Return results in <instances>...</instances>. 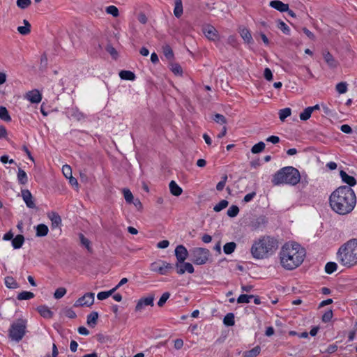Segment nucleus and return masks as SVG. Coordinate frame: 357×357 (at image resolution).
I'll list each match as a JSON object with an SVG mask.
<instances>
[{
	"instance_id": "18",
	"label": "nucleus",
	"mask_w": 357,
	"mask_h": 357,
	"mask_svg": "<svg viewBox=\"0 0 357 357\" xmlns=\"http://www.w3.org/2000/svg\"><path fill=\"white\" fill-rule=\"evenodd\" d=\"M342 181L348 185V187L354 186L356 184V180L354 176L348 175L344 171L341 170L340 172Z\"/></svg>"
},
{
	"instance_id": "4",
	"label": "nucleus",
	"mask_w": 357,
	"mask_h": 357,
	"mask_svg": "<svg viewBox=\"0 0 357 357\" xmlns=\"http://www.w3.org/2000/svg\"><path fill=\"white\" fill-rule=\"evenodd\" d=\"M337 259L341 265L347 268L357 265V238H351L340 247Z\"/></svg>"
},
{
	"instance_id": "54",
	"label": "nucleus",
	"mask_w": 357,
	"mask_h": 357,
	"mask_svg": "<svg viewBox=\"0 0 357 357\" xmlns=\"http://www.w3.org/2000/svg\"><path fill=\"white\" fill-rule=\"evenodd\" d=\"M62 172L66 178L71 177L72 169L70 166L68 165H63L62 167Z\"/></svg>"
},
{
	"instance_id": "49",
	"label": "nucleus",
	"mask_w": 357,
	"mask_h": 357,
	"mask_svg": "<svg viewBox=\"0 0 357 357\" xmlns=\"http://www.w3.org/2000/svg\"><path fill=\"white\" fill-rule=\"evenodd\" d=\"M278 28L280 29L284 34L289 35L290 29L289 26L282 21H279Z\"/></svg>"
},
{
	"instance_id": "51",
	"label": "nucleus",
	"mask_w": 357,
	"mask_h": 357,
	"mask_svg": "<svg viewBox=\"0 0 357 357\" xmlns=\"http://www.w3.org/2000/svg\"><path fill=\"white\" fill-rule=\"evenodd\" d=\"M66 294V289L64 287H59L56 289L54 297L56 299H59L62 298Z\"/></svg>"
},
{
	"instance_id": "23",
	"label": "nucleus",
	"mask_w": 357,
	"mask_h": 357,
	"mask_svg": "<svg viewBox=\"0 0 357 357\" xmlns=\"http://www.w3.org/2000/svg\"><path fill=\"white\" fill-rule=\"evenodd\" d=\"M24 242V237L22 234L17 235L12 240V245L14 249H20L22 248L23 243Z\"/></svg>"
},
{
	"instance_id": "38",
	"label": "nucleus",
	"mask_w": 357,
	"mask_h": 357,
	"mask_svg": "<svg viewBox=\"0 0 357 357\" xmlns=\"http://www.w3.org/2000/svg\"><path fill=\"white\" fill-rule=\"evenodd\" d=\"M114 292H115V289H112L107 291H101L98 294L97 298L98 300L102 301V300L107 298L109 296L112 295V294Z\"/></svg>"
},
{
	"instance_id": "1",
	"label": "nucleus",
	"mask_w": 357,
	"mask_h": 357,
	"mask_svg": "<svg viewBox=\"0 0 357 357\" xmlns=\"http://www.w3.org/2000/svg\"><path fill=\"white\" fill-rule=\"evenodd\" d=\"M329 204L335 213L341 215H348L353 211L356 206V194L350 187L340 186L330 195Z\"/></svg>"
},
{
	"instance_id": "12",
	"label": "nucleus",
	"mask_w": 357,
	"mask_h": 357,
	"mask_svg": "<svg viewBox=\"0 0 357 357\" xmlns=\"http://www.w3.org/2000/svg\"><path fill=\"white\" fill-rule=\"evenodd\" d=\"M188 251L187 250L185 246H183V245H179L176 246L175 249V256L177 259L176 263L184 262L185 260L188 258Z\"/></svg>"
},
{
	"instance_id": "35",
	"label": "nucleus",
	"mask_w": 357,
	"mask_h": 357,
	"mask_svg": "<svg viewBox=\"0 0 357 357\" xmlns=\"http://www.w3.org/2000/svg\"><path fill=\"white\" fill-rule=\"evenodd\" d=\"M34 297V294L32 292L30 291H22L20 294H18L17 298L20 301L22 300H29L31 298H33Z\"/></svg>"
},
{
	"instance_id": "61",
	"label": "nucleus",
	"mask_w": 357,
	"mask_h": 357,
	"mask_svg": "<svg viewBox=\"0 0 357 357\" xmlns=\"http://www.w3.org/2000/svg\"><path fill=\"white\" fill-rule=\"evenodd\" d=\"M106 50L108 53H109L114 58H116V56H117V52L116 50V49L110 45H108L107 47H106Z\"/></svg>"
},
{
	"instance_id": "24",
	"label": "nucleus",
	"mask_w": 357,
	"mask_h": 357,
	"mask_svg": "<svg viewBox=\"0 0 357 357\" xmlns=\"http://www.w3.org/2000/svg\"><path fill=\"white\" fill-rule=\"evenodd\" d=\"M183 3L182 0H175L174 14L175 17L179 18L183 14Z\"/></svg>"
},
{
	"instance_id": "20",
	"label": "nucleus",
	"mask_w": 357,
	"mask_h": 357,
	"mask_svg": "<svg viewBox=\"0 0 357 357\" xmlns=\"http://www.w3.org/2000/svg\"><path fill=\"white\" fill-rule=\"evenodd\" d=\"M270 6L276 9L278 11L285 12L286 10H288L289 5L284 3L283 2L279 0H274L270 2Z\"/></svg>"
},
{
	"instance_id": "52",
	"label": "nucleus",
	"mask_w": 357,
	"mask_h": 357,
	"mask_svg": "<svg viewBox=\"0 0 357 357\" xmlns=\"http://www.w3.org/2000/svg\"><path fill=\"white\" fill-rule=\"evenodd\" d=\"M171 70L175 75H181L183 72L181 66L177 63L171 64Z\"/></svg>"
},
{
	"instance_id": "58",
	"label": "nucleus",
	"mask_w": 357,
	"mask_h": 357,
	"mask_svg": "<svg viewBox=\"0 0 357 357\" xmlns=\"http://www.w3.org/2000/svg\"><path fill=\"white\" fill-rule=\"evenodd\" d=\"M333 317L332 310L326 312L322 316V321L325 323L328 322Z\"/></svg>"
},
{
	"instance_id": "30",
	"label": "nucleus",
	"mask_w": 357,
	"mask_h": 357,
	"mask_svg": "<svg viewBox=\"0 0 357 357\" xmlns=\"http://www.w3.org/2000/svg\"><path fill=\"white\" fill-rule=\"evenodd\" d=\"M119 76L125 80H134L135 79V75L130 70H121L119 73Z\"/></svg>"
},
{
	"instance_id": "62",
	"label": "nucleus",
	"mask_w": 357,
	"mask_h": 357,
	"mask_svg": "<svg viewBox=\"0 0 357 357\" xmlns=\"http://www.w3.org/2000/svg\"><path fill=\"white\" fill-rule=\"evenodd\" d=\"M340 130L346 134H350L352 132V128L347 124H343L340 127Z\"/></svg>"
},
{
	"instance_id": "34",
	"label": "nucleus",
	"mask_w": 357,
	"mask_h": 357,
	"mask_svg": "<svg viewBox=\"0 0 357 357\" xmlns=\"http://www.w3.org/2000/svg\"><path fill=\"white\" fill-rule=\"evenodd\" d=\"M223 323L225 325L228 326H234L235 323L234 314L231 312L227 314L224 317Z\"/></svg>"
},
{
	"instance_id": "14",
	"label": "nucleus",
	"mask_w": 357,
	"mask_h": 357,
	"mask_svg": "<svg viewBox=\"0 0 357 357\" xmlns=\"http://www.w3.org/2000/svg\"><path fill=\"white\" fill-rule=\"evenodd\" d=\"M24 98L31 103H39L42 100V95L37 89L28 91Z\"/></svg>"
},
{
	"instance_id": "39",
	"label": "nucleus",
	"mask_w": 357,
	"mask_h": 357,
	"mask_svg": "<svg viewBox=\"0 0 357 357\" xmlns=\"http://www.w3.org/2000/svg\"><path fill=\"white\" fill-rule=\"evenodd\" d=\"M239 213V208L236 205L231 206L227 211V214L229 217L234 218Z\"/></svg>"
},
{
	"instance_id": "15",
	"label": "nucleus",
	"mask_w": 357,
	"mask_h": 357,
	"mask_svg": "<svg viewBox=\"0 0 357 357\" xmlns=\"http://www.w3.org/2000/svg\"><path fill=\"white\" fill-rule=\"evenodd\" d=\"M21 194H22V197L28 208H36L35 202L33 200V196L29 190H27V189L22 190Z\"/></svg>"
},
{
	"instance_id": "16",
	"label": "nucleus",
	"mask_w": 357,
	"mask_h": 357,
	"mask_svg": "<svg viewBox=\"0 0 357 357\" xmlns=\"http://www.w3.org/2000/svg\"><path fill=\"white\" fill-rule=\"evenodd\" d=\"M153 301H154V296L153 295L139 299L136 305L135 310L141 311L144 308V306H147V305L153 306Z\"/></svg>"
},
{
	"instance_id": "3",
	"label": "nucleus",
	"mask_w": 357,
	"mask_h": 357,
	"mask_svg": "<svg viewBox=\"0 0 357 357\" xmlns=\"http://www.w3.org/2000/svg\"><path fill=\"white\" fill-rule=\"evenodd\" d=\"M278 247L276 239L270 236H263L254 241L250 252L253 258L263 259L271 255Z\"/></svg>"
},
{
	"instance_id": "2",
	"label": "nucleus",
	"mask_w": 357,
	"mask_h": 357,
	"mask_svg": "<svg viewBox=\"0 0 357 357\" xmlns=\"http://www.w3.org/2000/svg\"><path fill=\"white\" fill-rule=\"evenodd\" d=\"M281 266L287 270L299 266L305 257V250L296 243H286L279 253Z\"/></svg>"
},
{
	"instance_id": "63",
	"label": "nucleus",
	"mask_w": 357,
	"mask_h": 357,
	"mask_svg": "<svg viewBox=\"0 0 357 357\" xmlns=\"http://www.w3.org/2000/svg\"><path fill=\"white\" fill-rule=\"evenodd\" d=\"M255 195H256L255 192H252L250 193H248L244 197L243 201L245 202H249L255 197Z\"/></svg>"
},
{
	"instance_id": "13",
	"label": "nucleus",
	"mask_w": 357,
	"mask_h": 357,
	"mask_svg": "<svg viewBox=\"0 0 357 357\" xmlns=\"http://www.w3.org/2000/svg\"><path fill=\"white\" fill-rule=\"evenodd\" d=\"M175 266L176 268V273L179 275L185 273V271L189 273H193L195 271L193 266L189 262L176 263Z\"/></svg>"
},
{
	"instance_id": "28",
	"label": "nucleus",
	"mask_w": 357,
	"mask_h": 357,
	"mask_svg": "<svg viewBox=\"0 0 357 357\" xmlns=\"http://www.w3.org/2000/svg\"><path fill=\"white\" fill-rule=\"evenodd\" d=\"M49 218L52 221V227H59L61 225V218L60 215L56 213H52L49 215Z\"/></svg>"
},
{
	"instance_id": "56",
	"label": "nucleus",
	"mask_w": 357,
	"mask_h": 357,
	"mask_svg": "<svg viewBox=\"0 0 357 357\" xmlns=\"http://www.w3.org/2000/svg\"><path fill=\"white\" fill-rule=\"evenodd\" d=\"M227 175H225L224 176L222 177V181L218 182L217 185H216L217 190L221 191V190H223V188L225 186V183L227 182Z\"/></svg>"
},
{
	"instance_id": "48",
	"label": "nucleus",
	"mask_w": 357,
	"mask_h": 357,
	"mask_svg": "<svg viewBox=\"0 0 357 357\" xmlns=\"http://www.w3.org/2000/svg\"><path fill=\"white\" fill-rule=\"evenodd\" d=\"M336 90L340 94L346 93L347 91V84L344 82L338 83L336 85Z\"/></svg>"
},
{
	"instance_id": "43",
	"label": "nucleus",
	"mask_w": 357,
	"mask_h": 357,
	"mask_svg": "<svg viewBox=\"0 0 357 357\" xmlns=\"http://www.w3.org/2000/svg\"><path fill=\"white\" fill-rule=\"evenodd\" d=\"M107 14L112 15L113 17H118L119 15V9L115 6H109L105 8Z\"/></svg>"
},
{
	"instance_id": "60",
	"label": "nucleus",
	"mask_w": 357,
	"mask_h": 357,
	"mask_svg": "<svg viewBox=\"0 0 357 357\" xmlns=\"http://www.w3.org/2000/svg\"><path fill=\"white\" fill-rule=\"evenodd\" d=\"M264 76L265 79L268 81H271L273 79V73L268 68H265L264 72Z\"/></svg>"
},
{
	"instance_id": "26",
	"label": "nucleus",
	"mask_w": 357,
	"mask_h": 357,
	"mask_svg": "<svg viewBox=\"0 0 357 357\" xmlns=\"http://www.w3.org/2000/svg\"><path fill=\"white\" fill-rule=\"evenodd\" d=\"M17 180L20 184L26 185L28 183V176L26 173L21 168L18 169Z\"/></svg>"
},
{
	"instance_id": "27",
	"label": "nucleus",
	"mask_w": 357,
	"mask_h": 357,
	"mask_svg": "<svg viewBox=\"0 0 357 357\" xmlns=\"http://www.w3.org/2000/svg\"><path fill=\"white\" fill-rule=\"evenodd\" d=\"M98 319V313L92 312L87 316V324L91 327H94Z\"/></svg>"
},
{
	"instance_id": "33",
	"label": "nucleus",
	"mask_w": 357,
	"mask_h": 357,
	"mask_svg": "<svg viewBox=\"0 0 357 357\" xmlns=\"http://www.w3.org/2000/svg\"><path fill=\"white\" fill-rule=\"evenodd\" d=\"M6 286L9 289H16L19 287L17 282L13 277L8 276L5 278Z\"/></svg>"
},
{
	"instance_id": "42",
	"label": "nucleus",
	"mask_w": 357,
	"mask_h": 357,
	"mask_svg": "<svg viewBox=\"0 0 357 357\" xmlns=\"http://www.w3.org/2000/svg\"><path fill=\"white\" fill-rule=\"evenodd\" d=\"M228 204L229 202L227 200L222 199L213 207V210L215 212H220L222 209L225 208L228 206Z\"/></svg>"
},
{
	"instance_id": "21",
	"label": "nucleus",
	"mask_w": 357,
	"mask_h": 357,
	"mask_svg": "<svg viewBox=\"0 0 357 357\" xmlns=\"http://www.w3.org/2000/svg\"><path fill=\"white\" fill-rule=\"evenodd\" d=\"M36 236L38 237H43L47 235L49 229L45 224H39L36 227Z\"/></svg>"
},
{
	"instance_id": "11",
	"label": "nucleus",
	"mask_w": 357,
	"mask_h": 357,
	"mask_svg": "<svg viewBox=\"0 0 357 357\" xmlns=\"http://www.w3.org/2000/svg\"><path fill=\"white\" fill-rule=\"evenodd\" d=\"M204 36L210 40L215 41L218 39V33L214 26L206 24L202 29Z\"/></svg>"
},
{
	"instance_id": "32",
	"label": "nucleus",
	"mask_w": 357,
	"mask_h": 357,
	"mask_svg": "<svg viewBox=\"0 0 357 357\" xmlns=\"http://www.w3.org/2000/svg\"><path fill=\"white\" fill-rule=\"evenodd\" d=\"M291 109L289 107H286L279 110L278 114L279 118L281 121H284V120L291 115Z\"/></svg>"
},
{
	"instance_id": "29",
	"label": "nucleus",
	"mask_w": 357,
	"mask_h": 357,
	"mask_svg": "<svg viewBox=\"0 0 357 357\" xmlns=\"http://www.w3.org/2000/svg\"><path fill=\"white\" fill-rule=\"evenodd\" d=\"M261 351V348L259 346H256L249 351H246L243 353V357H256L257 356Z\"/></svg>"
},
{
	"instance_id": "37",
	"label": "nucleus",
	"mask_w": 357,
	"mask_h": 357,
	"mask_svg": "<svg viewBox=\"0 0 357 357\" xmlns=\"http://www.w3.org/2000/svg\"><path fill=\"white\" fill-rule=\"evenodd\" d=\"M265 149V144L263 142H259V143L255 144L252 149L251 151L252 153H259L263 151Z\"/></svg>"
},
{
	"instance_id": "10",
	"label": "nucleus",
	"mask_w": 357,
	"mask_h": 357,
	"mask_svg": "<svg viewBox=\"0 0 357 357\" xmlns=\"http://www.w3.org/2000/svg\"><path fill=\"white\" fill-rule=\"evenodd\" d=\"M267 223V218L264 215H260L251 221L250 227L253 230H261L266 227Z\"/></svg>"
},
{
	"instance_id": "31",
	"label": "nucleus",
	"mask_w": 357,
	"mask_h": 357,
	"mask_svg": "<svg viewBox=\"0 0 357 357\" xmlns=\"http://www.w3.org/2000/svg\"><path fill=\"white\" fill-rule=\"evenodd\" d=\"M236 248V244L234 242L227 243L223 246V251L226 255H230L234 252Z\"/></svg>"
},
{
	"instance_id": "6",
	"label": "nucleus",
	"mask_w": 357,
	"mask_h": 357,
	"mask_svg": "<svg viewBox=\"0 0 357 357\" xmlns=\"http://www.w3.org/2000/svg\"><path fill=\"white\" fill-rule=\"evenodd\" d=\"M192 256V261L197 265L205 264L208 260L210 252L206 248H195L190 250Z\"/></svg>"
},
{
	"instance_id": "50",
	"label": "nucleus",
	"mask_w": 357,
	"mask_h": 357,
	"mask_svg": "<svg viewBox=\"0 0 357 357\" xmlns=\"http://www.w3.org/2000/svg\"><path fill=\"white\" fill-rule=\"evenodd\" d=\"M79 238L80 240L81 243L86 247V248L90 251L91 250V246H90V241L88 238H86L82 234H79Z\"/></svg>"
},
{
	"instance_id": "9",
	"label": "nucleus",
	"mask_w": 357,
	"mask_h": 357,
	"mask_svg": "<svg viewBox=\"0 0 357 357\" xmlns=\"http://www.w3.org/2000/svg\"><path fill=\"white\" fill-rule=\"evenodd\" d=\"M151 268V271L158 272L160 275H167L173 268V266L165 261H161V266H158L155 262L152 263Z\"/></svg>"
},
{
	"instance_id": "36",
	"label": "nucleus",
	"mask_w": 357,
	"mask_h": 357,
	"mask_svg": "<svg viewBox=\"0 0 357 357\" xmlns=\"http://www.w3.org/2000/svg\"><path fill=\"white\" fill-rule=\"evenodd\" d=\"M0 119L5 121H10L11 118L5 107H0Z\"/></svg>"
},
{
	"instance_id": "7",
	"label": "nucleus",
	"mask_w": 357,
	"mask_h": 357,
	"mask_svg": "<svg viewBox=\"0 0 357 357\" xmlns=\"http://www.w3.org/2000/svg\"><path fill=\"white\" fill-rule=\"evenodd\" d=\"M26 321L24 319H17L14 321L9 329V335H24L26 333Z\"/></svg>"
},
{
	"instance_id": "46",
	"label": "nucleus",
	"mask_w": 357,
	"mask_h": 357,
	"mask_svg": "<svg viewBox=\"0 0 357 357\" xmlns=\"http://www.w3.org/2000/svg\"><path fill=\"white\" fill-rule=\"evenodd\" d=\"M254 298L253 295L241 294L237 298L238 303H250V298Z\"/></svg>"
},
{
	"instance_id": "44",
	"label": "nucleus",
	"mask_w": 357,
	"mask_h": 357,
	"mask_svg": "<svg viewBox=\"0 0 357 357\" xmlns=\"http://www.w3.org/2000/svg\"><path fill=\"white\" fill-rule=\"evenodd\" d=\"M163 53L165 57L169 60L174 58V53L169 45H165L163 47Z\"/></svg>"
},
{
	"instance_id": "57",
	"label": "nucleus",
	"mask_w": 357,
	"mask_h": 357,
	"mask_svg": "<svg viewBox=\"0 0 357 357\" xmlns=\"http://www.w3.org/2000/svg\"><path fill=\"white\" fill-rule=\"evenodd\" d=\"M17 31L20 34L26 36L31 32V28H29L25 26H20L17 27Z\"/></svg>"
},
{
	"instance_id": "8",
	"label": "nucleus",
	"mask_w": 357,
	"mask_h": 357,
	"mask_svg": "<svg viewBox=\"0 0 357 357\" xmlns=\"http://www.w3.org/2000/svg\"><path fill=\"white\" fill-rule=\"evenodd\" d=\"M94 293L92 292L86 293L83 296L75 301L74 306L77 307L83 306L89 307L92 305L94 303Z\"/></svg>"
},
{
	"instance_id": "55",
	"label": "nucleus",
	"mask_w": 357,
	"mask_h": 357,
	"mask_svg": "<svg viewBox=\"0 0 357 357\" xmlns=\"http://www.w3.org/2000/svg\"><path fill=\"white\" fill-rule=\"evenodd\" d=\"M213 120L214 121L220 124H225L227 123L226 118L220 114H215Z\"/></svg>"
},
{
	"instance_id": "22",
	"label": "nucleus",
	"mask_w": 357,
	"mask_h": 357,
	"mask_svg": "<svg viewBox=\"0 0 357 357\" xmlns=\"http://www.w3.org/2000/svg\"><path fill=\"white\" fill-rule=\"evenodd\" d=\"M239 33L243 40L247 43H251L253 40L250 31L246 28H241Z\"/></svg>"
},
{
	"instance_id": "64",
	"label": "nucleus",
	"mask_w": 357,
	"mask_h": 357,
	"mask_svg": "<svg viewBox=\"0 0 357 357\" xmlns=\"http://www.w3.org/2000/svg\"><path fill=\"white\" fill-rule=\"evenodd\" d=\"M169 242L167 240H163V241H160L158 243L157 246L159 248L164 249V248H167L169 246Z\"/></svg>"
},
{
	"instance_id": "5",
	"label": "nucleus",
	"mask_w": 357,
	"mask_h": 357,
	"mask_svg": "<svg viewBox=\"0 0 357 357\" xmlns=\"http://www.w3.org/2000/svg\"><path fill=\"white\" fill-rule=\"evenodd\" d=\"M300 180L299 171L294 167L287 166L280 169L273 175L272 183L275 185L280 184L295 185L300 182Z\"/></svg>"
},
{
	"instance_id": "17",
	"label": "nucleus",
	"mask_w": 357,
	"mask_h": 357,
	"mask_svg": "<svg viewBox=\"0 0 357 357\" xmlns=\"http://www.w3.org/2000/svg\"><path fill=\"white\" fill-rule=\"evenodd\" d=\"M323 57L325 62L327 63L329 68H336L338 66V61L333 57V56L329 52L324 51Z\"/></svg>"
},
{
	"instance_id": "19",
	"label": "nucleus",
	"mask_w": 357,
	"mask_h": 357,
	"mask_svg": "<svg viewBox=\"0 0 357 357\" xmlns=\"http://www.w3.org/2000/svg\"><path fill=\"white\" fill-rule=\"evenodd\" d=\"M38 312L45 319H51L53 317V312L46 305H40L37 308Z\"/></svg>"
},
{
	"instance_id": "41",
	"label": "nucleus",
	"mask_w": 357,
	"mask_h": 357,
	"mask_svg": "<svg viewBox=\"0 0 357 357\" xmlns=\"http://www.w3.org/2000/svg\"><path fill=\"white\" fill-rule=\"evenodd\" d=\"M123 193L127 203L131 204L133 202L134 197L131 191L129 189L124 188L123 190Z\"/></svg>"
},
{
	"instance_id": "53",
	"label": "nucleus",
	"mask_w": 357,
	"mask_h": 357,
	"mask_svg": "<svg viewBox=\"0 0 357 357\" xmlns=\"http://www.w3.org/2000/svg\"><path fill=\"white\" fill-rule=\"evenodd\" d=\"M169 296L170 294L169 292H165L159 299L158 302V305L159 307H162L167 301V299L169 298Z\"/></svg>"
},
{
	"instance_id": "59",
	"label": "nucleus",
	"mask_w": 357,
	"mask_h": 357,
	"mask_svg": "<svg viewBox=\"0 0 357 357\" xmlns=\"http://www.w3.org/2000/svg\"><path fill=\"white\" fill-rule=\"evenodd\" d=\"M72 116L78 121L82 120L85 118L84 114L78 110H75L72 114Z\"/></svg>"
},
{
	"instance_id": "25",
	"label": "nucleus",
	"mask_w": 357,
	"mask_h": 357,
	"mask_svg": "<svg viewBox=\"0 0 357 357\" xmlns=\"http://www.w3.org/2000/svg\"><path fill=\"white\" fill-rule=\"evenodd\" d=\"M169 186L170 192L173 195L179 196L180 195H181L183 190L181 188H180L174 181H172L169 183Z\"/></svg>"
},
{
	"instance_id": "40",
	"label": "nucleus",
	"mask_w": 357,
	"mask_h": 357,
	"mask_svg": "<svg viewBox=\"0 0 357 357\" xmlns=\"http://www.w3.org/2000/svg\"><path fill=\"white\" fill-rule=\"evenodd\" d=\"M337 265L335 262H328L325 266V271L328 274H331L337 270Z\"/></svg>"
},
{
	"instance_id": "45",
	"label": "nucleus",
	"mask_w": 357,
	"mask_h": 357,
	"mask_svg": "<svg viewBox=\"0 0 357 357\" xmlns=\"http://www.w3.org/2000/svg\"><path fill=\"white\" fill-rule=\"evenodd\" d=\"M312 114V109H310V107H307L304 109L303 112L300 114V119L302 121H307L309 119Z\"/></svg>"
},
{
	"instance_id": "47",
	"label": "nucleus",
	"mask_w": 357,
	"mask_h": 357,
	"mask_svg": "<svg viewBox=\"0 0 357 357\" xmlns=\"http://www.w3.org/2000/svg\"><path fill=\"white\" fill-rule=\"evenodd\" d=\"M17 6L21 9H26L31 4V0H17Z\"/></svg>"
}]
</instances>
